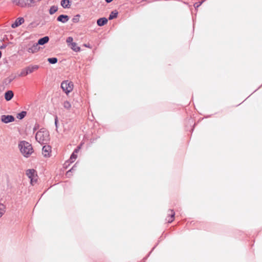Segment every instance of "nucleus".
<instances>
[{"mask_svg": "<svg viewBox=\"0 0 262 262\" xmlns=\"http://www.w3.org/2000/svg\"><path fill=\"white\" fill-rule=\"evenodd\" d=\"M19 147L22 154L26 157L29 156L33 152L32 145L26 141H21L19 144Z\"/></svg>", "mask_w": 262, "mask_h": 262, "instance_id": "2", "label": "nucleus"}, {"mask_svg": "<svg viewBox=\"0 0 262 262\" xmlns=\"http://www.w3.org/2000/svg\"><path fill=\"white\" fill-rule=\"evenodd\" d=\"M77 158V154H75V153L73 152L72 154V155H71V157L70 158V162H71V163L73 162L76 160V159Z\"/></svg>", "mask_w": 262, "mask_h": 262, "instance_id": "24", "label": "nucleus"}, {"mask_svg": "<svg viewBox=\"0 0 262 262\" xmlns=\"http://www.w3.org/2000/svg\"><path fill=\"white\" fill-rule=\"evenodd\" d=\"M30 3H32V4H34L36 2H37V0H29Z\"/></svg>", "mask_w": 262, "mask_h": 262, "instance_id": "36", "label": "nucleus"}, {"mask_svg": "<svg viewBox=\"0 0 262 262\" xmlns=\"http://www.w3.org/2000/svg\"><path fill=\"white\" fill-rule=\"evenodd\" d=\"M14 79L15 77H9L4 80L3 83L6 85H8L10 84Z\"/></svg>", "mask_w": 262, "mask_h": 262, "instance_id": "18", "label": "nucleus"}, {"mask_svg": "<svg viewBox=\"0 0 262 262\" xmlns=\"http://www.w3.org/2000/svg\"><path fill=\"white\" fill-rule=\"evenodd\" d=\"M175 216V212L173 210L169 209L167 213V217H170L167 220L168 223H171L174 220Z\"/></svg>", "mask_w": 262, "mask_h": 262, "instance_id": "11", "label": "nucleus"}, {"mask_svg": "<svg viewBox=\"0 0 262 262\" xmlns=\"http://www.w3.org/2000/svg\"><path fill=\"white\" fill-rule=\"evenodd\" d=\"M118 12L117 10H114L111 12L108 16V19L112 20L117 17Z\"/></svg>", "mask_w": 262, "mask_h": 262, "instance_id": "16", "label": "nucleus"}, {"mask_svg": "<svg viewBox=\"0 0 262 262\" xmlns=\"http://www.w3.org/2000/svg\"><path fill=\"white\" fill-rule=\"evenodd\" d=\"M51 152V147L50 145H44L42 147V152L45 157H50Z\"/></svg>", "mask_w": 262, "mask_h": 262, "instance_id": "7", "label": "nucleus"}, {"mask_svg": "<svg viewBox=\"0 0 262 262\" xmlns=\"http://www.w3.org/2000/svg\"><path fill=\"white\" fill-rule=\"evenodd\" d=\"M61 88L67 94L70 93L73 89V83L72 81L64 80L61 83Z\"/></svg>", "mask_w": 262, "mask_h": 262, "instance_id": "4", "label": "nucleus"}, {"mask_svg": "<svg viewBox=\"0 0 262 262\" xmlns=\"http://www.w3.org/2000/svg\"><path fill=\"white\" fill-rule=\"evenodd\" d=\"M39 50V47L37 43L33 44L31 47L28 48L27 51L30 53H34Z\"/></svg>", "mask_w": 262, "mask_h": 262, "instance_id": "9", "label": "nucleus"}, {"mask_svg": "<svg viewBox=\"0 0 262 262\" xmlns=\"http://www.w3.org/2000/svg\"><path fill=\"white\" fill-rule=\"evenodd\" d=\"M26 175L30 179L31 183L32 184L34 181L35 182L36 180H34L35 176H37L36 174V171L34 169H29L26 170Z\"/></svg>", "mask_w": 262, "mask_h": 262, "instance_id": "5", "label": "nucleus"}, {"mask_svg": "<svg viewBox=\"0 0 262 262\" xmlns=\"http://www.w3.org/2000/svg\"><path fill=\"white\" fill-rule=\"evenodd\" d=\"M188 121V123L190 124H191L193 123V120L191 118L189 119Z\"/></svg>", "mask_w": 262, "mask_h": 262, "instance_id": "35", "label": "nucleus"}, {"mask_svg": "<svg viewBox=\"0 0 262 262\" xmlns=\"http://www.w3.org/2000/svg\"><path fill=\"white\" fill-rule=\"evenodd\" d=\"M204 2H205V0H203L201 2L195 3L193 5V6L195 9H196L198 7H199Z\"/></svg>", "mask_w": 262, "mask_h": 262, "instance_id": "25", "label": "nucleus"}, {"mask_svg": "<svg viewBox=\"0 0 262 262\" xmlns=\"http://www.w3.org/2000/svg\"><path fill=\"white\" fill-rule=\"evenodd\" d=\"M155 247H153L152 249L151 250V251L150 252L149 254L152 252V251L155 249Z\"/></svg>", "mask_w": 262, "mask_h": 262, "instance_id": "39", "label": "nucleus"}, {"mask_svg": "<svg viewBox=\"0 0 262 262\" xmlns=\"http://www.w3.org/2000/svg\"><path fill=\"white\" fill-rule=\"evenodd\" d=\"M40 1V0H37V2H39V1Z\"/></svg>", "mask_w": 262, "mask_h": 262, "instance_id": "40", "label": "nucleus"}, {"mask_svg": "<svg viewBox=\"0 0 262 262\" xmlns=\"http://www.w3.org/2000/svg\"><path fill=\"white\" fill-rule=\"evenodd\" d=\"M5 209V206L3 204L0 203V218L5 213L6 211Z\"/></svg>", "mask_w": 262, "mask_h": 262, "instance_id": "20", "label": "nucleus"}, {"mask_svg": "<svg viewBox=\"0 0 262 262\" xmlns=\"http://www.w3.org/2000/svg\"><path fill=\"white\" fill-rule=\"evenodd\" d=\"M76 165H77V163L75 164L74 165V166L70 169V171H71L72 172H73V171H75L76 169Z\"/></svg>", "mask_w": 262, "mask_h": 262, "instance_id": "30", "label": "nucleus"}, {"mask_svg": "<svg viewBox=\"0 0 262 262\" xmlns=\"http://www.w3.org/2000/svg\"><path fill=\"white\" fill-rule=\"evenodd\" d=\"M113 0H105V1L107 3H111Z\"/></svg>", "mask_w": 262, "mask_h": 262, "instance_id": "37", "label": "nucleus"}, {"mask_svg": "<svg viewBox=\"0 0 262 262\" xmlns=\"http://www.w3.org/2000/svg\"><path fill=\"white\" fill-rule=\"evenodd\" d=\"M73 38L72 37H68L67 38V42L68 43H70V42H71L73 41Z\"/></svg>", "mask_w": 262, "mask_h": 262, "instance_id": "31", "label": "nucleus"}, {"mask_svg": "<svg viewBox=\"0 0 262 262\" xmlns=\"http://www.w3.org/2000/svg\"><path fill=\"white\" fill-rule=\"evenodd\" d=\"M27 112L26 111H21V112L18 113L17 114V118L21 120L25 118L26 116Z\"/></svg>", "mask_w": 262, "mask_h": 262, "instance_id": "19", "label": "nucleus"}, {"mask_svg": "<svg viewBox=\"0 0 262 262\" xmlns=\"http://www.w3.org/2000/svg\"><path fill=\"white\" fill-rule=\"evenodd\" d=\"M15 120L13 116L10 115H3L1 116V121L4 123L12 122Z\"/></svg>", "mask_w": 262, "mask_h": 262, "instance_id": "6", "label": "nucleus"}, {"mask_svg": "<svg viewBox=\"0 0 262 262\" xmlns=\"http://www.w3.org/2000/svg\"><path fill=\"white\" fill-rule=\"evenodd\" d=\"M7 47V45L6 44H3L1 47H0V49H4L5 48H6Z\"/></svg>", "mask_w": 262, "mask_h": 262, "instance_id": "34", "label": "nucleus"}, {"mask_svg": "<svg viewBox=\"0 0 262 262\" xmlns=\"http://www.w3.org/2000/svg\"><path fill=\"white\" fill-rule=\"evenodd\" d=\"M48 61L50 64H55L58 61V59L56 57H51L48 58Z\"/></svg>", "mask_w": 262, "mask_h": 262, "instance_id": "22", "label": "nucleus"}, {"mask_svg": "<svg viewBox=\"0 0 262 262\" xmlns=\"http://www.w3.org/2000/svg\"><path fill=\"white\" fill-rule=\"evenodd\" d=\"M71 48L75 52H78L80 50V48L77 46V43L76 42H72Z\"/></svg>", "mask_w": 262, "mask_h": 262, "instance_id": "21", "label": "nucleus"}, {"mask_svg": "<svg viewBox=\"0 0 262 262\" xmlns=\"http://www.w3.org/2000/svg\"><path fill=\"white\" fill-rule=\"evenodd\" d=\"M71 173L72 172L71 171H70V170H68L67 173H66V176L67 177H70L71 176Z\"/></svg>", "mask_w": 262, "mask_h": 262, "instance_id": "33", "label": "nucleus"}, {"mask_svg": "<svg viewBox=\"0 0 262 262\" xmlns=\"http://www.w3.org/2000/svg\"><path fill=\"white\" fill-rule=\"evenodd\" d=\"M14 96V94L12 91L9 90L5 92V99L6 101L11 100Z\"/></svg>", "mask_w": 262, "mask_h": 262, "instance_id": "12", "label": "nucleus"}, {"mask_svg": "<svg viewBox=\"0 0 262 262\" xmlns=\"http://www.w3.org/2000/svg\"><path fill=\"white\" fill-rule=\"evenodd\" d=\"M39 128V124H35L34 127H33V131L36 130Z\"/></svg>", "mask_w": 262, "mask_h": 262, "instance_id": "32", "label": "nucleus"}, {"mask_svg": "<svg viewBox=\"0 0 262 262\" xmlns=\"http://www.w3.org/2000/svg\"><path fill=\"white\" fill-rule=\"evenodd\" d=\"M80 148H81V145H80L78 146H77V147L74 149V151H73V153H75V154H77L79 152V150H80Z\"/></svg>", "mask_w": 262, "mask_h": 262, "instance_id": "28", "label": "nucleus"}, {"mask_svg": "<svg viewBox=\"0 0 262 262\" xmlns=\"http://www.w3.org/2000/svg\"><path fill=\"white\" fill-rule=\"evenodd\" d=\"M35 139L41 144H46L50 140L49 133L46 129L41 128L36 134Z\"/></svg>", "mask_w": 262, "mask_h": 262, "instance_id": "1", "label": "nucleus"}, {"mask_svg": "<svg viewBox=\"0 0 262 262\" xmlns=\"http://www.w3.org/2000/svg\"><path fill=\"white\" fill-rule=\"evenodd\" d=\"M60 4L64 9L69 8L71 6V1L70 0H61Z\"/></svg>", "mask_w": 262, "mask_h": 262, "instance_id": "15", "label": "nucleus"}, {"mask_svg": "<svg viewBox=\"0 0 262 262\" xmlns=\"http://www.w3.org/2000/svg\"><path fill=\"white\" fill-rule=\"evenodd\" d=\"M63 107L69 110L71 107V103L68 101H66L63 102Z\"/></svg>", "mask_w": 262, "mask_h": 262, "instance_id": "23", "label": "nucleus"}, {"mask_svg": "<svg viewBox=\"0 0 262 262\" xmlns=\"http://www.w3.org/2000/svg\"><path fill=\"white\" fill-rule=\"evenodd\" d=\"M84 46L86 47L91 48V47H90V45H86V44H85Z\"/></svg>", "mask_w": 262, "mask_h": 262, "instance_id": "38", "label": "nucleus"}, {"mask_svg": "<svg viewBox=\"0 0 262 262\" xmlns=\"http://www.w3.org/2000/svg\"><path fill=\"white\" fill-rule=\"evenodd\" d=\"M69 19L70 17L68 15L66 14H61L57 17V21L64 24L68 22Z\"/></svg>", "mask_w": 262, "mask_h": 262, "instance_id": "8", "label": "nucleus"}, {"mask_svg": "<svg viewBox=\"0 0 262 262\" xmlns=\"http://www.w3.org/2000/svg\"><path fill=\"white\" fill-rule=\"evenodd\" d=\"M58 7L57 6H52L50 7L49 10V12L50 15L54 14L55 12H56L58 10Z\"/></svg>", "mask_w": 262, "mask_h": 262, "instance_id": "17", "label": "nucleus"}, {"mask_svg": "<svg viewBox=\"0 0 262 262\" xmlns=\"http://www.w3.org/2000/svg\"><path fill=\"white\" fill-rule=\"evenodd\" d=\"M39 67L38 65L30 64L29 66L23 69L19 74V76L24 77L37 70Z\"/></svg>", "mask_w": 262, "mask_h": 262, "instance_id": "3", "label": "nucleus"}, {"mask_svg": "<svg viewBox=\"0 0 262 262\" xmlns=\"http://www.w3.org/2000/svg\"><path fill=\"white\" fill-rule=\"evenodd\" d=\"M108 19L105 17H101L97 19V24L99 27H102L107 24Z\"/></svg>", "mask_w": 262, "mask_h": 262, "instance_id": "13", "label": "nucleus"}, {"mask_svg": "<svg viewBox=\"0 0 262 262\" xmlns=\"http://www.w3.org/2000/svg\"><path fill=\"white\" fill-rule=\"evenodd\" d=\"M79 16L80 15L79 14L76 15L74 18H73L72 21L74 23L78 22Z\"/></svg>", "mask_w": 262, "mask_h": 262, "instance_id": "26", "label": "nucleus"}, {"mask_svg": "<svg viewBox=\"0 0 262 262\" xmlns=\"http://www.w3.org/2000/svg\"><path fill=\"white\" fill-rule=\"evenodd\" d=\"M55 125L56 126V130L57 131L58 129V117L57 116L55 117Z\"/></svg>", "mask_w": 262, "mask_h": 262, "instance_id": "29", "label": "nucleus"}, {"mask_svg": "<svg viewBox=\"0 0 262 262\" xmlns=\"http://www.w3.org/2000/svg\"><path fill=\"white\" fill-rule=\"evenodd\" d=\"M49 40V37L47 36H44L38 39L37 43L38 45H44L47 43Z\"/></svg>", "mask_w": 262, "mask_h": 262, "instance_id": "14", "label": "nucleus"}, {"mask_svg": "<svg viewBox=\"0 0 262 262\" xmlns=\"http://www.w3.org/2000/svg\"><path fill=\"white\" fill-rule=\"evenodd\" d=\"M24 21L23 17H18L15 20V22L11 25V27L12 28H15L24 23Z\"/></svg>", "mask_w": 262, "mask_h": 262, "instance_id": "10", "label": "nucleus"}, {"mask_svg": "<svg viewBox=\"0 0 262 262\" xmlns=\"http://www.w3.org/2000/svg\"><path fill=\"white\" fill-rule=\"evenodd\" d=\"M24 0H21L20 1H19L18 2L16 3V4L19 5V6H20L21 7H24L26 4H24Z\"/></svg>", "mask_w": 262, "mask_h": 262, "instance_id": "27", "label": "nucleus"}]
</instances>
